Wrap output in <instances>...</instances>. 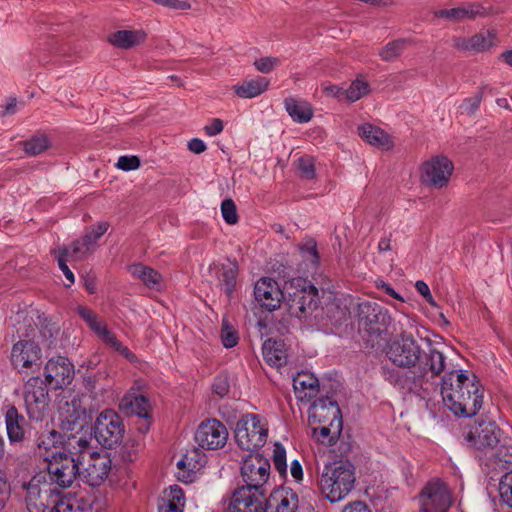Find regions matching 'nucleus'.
Returning <instances> with one entry per match:
<instances>
[{"instance_id":"39","label":"nucleus","mask_w":512,"mask_h":512,"mask_svg":"<svg viewBox=\"0 0 512 512\" xmlns=\"http://www.w3.org/2000/svg\"><path fill=\"white\" fill-rule=\"evenodd\" d=\"M50 146L49 140L45 135H35L23 143L25 153L30 156H37L47 150Z\"/></svg>"},{"instance_id":"35","label":"nucleus","mask_w":512,"mask_h":512,"mask_svg":"<svg viewBox=\"0 0 512 512\" xmlns=\"http://www.w3.org/2000/svg\"><path fill=\"white\" fill-rule=\"evenodd\" d=\"M185 496L178 485L170 486L169 492L158 505V512H183Z\"/></svg>"},{"instance_id":"49","label":"nucleus","mask_w":512,"mask_h":512,"mask_svg":"<svg viewBox=\"0 0 512 512\" xmlns=\"http://www.w3.org/2000/svg\"><path fill=\"white\" fill-rule=\"evenodd\" d=\"M300 252L302 256L306 260L310 261L314 266L319 264L320 257L317 250V243L313 239H310L302 244L300 246Z\"/></svg>"},{"instance_id":"27","label":"nucleus","mask_w":512,"mask_h":512,"mask_svg":"<svg viewBox=\"0 0 512 512\" xmlns=\"http://www.w3.org/2000/svg\"><path fill=\"white\" fill-rule=\"evenodd\" d=\"M119 408L127 415H135L144 419L150 417V403L143 395L128 393L124 395L119 403Z\"/></svg>"},{"instance_id":"58","label":"nucleus","mask_w":512,"mask_h":512,"mask_svg":"<svg viewBox=\"0 0 512 512\" xmlns=\"http://www.w3.org/2000/svg\"><path fill=\"white\" fill-rule=\"evenodd\" d=\"M103 342L108 344L110 347L114 348L116 352H130L127 347H123L121 342L117 339L116 335L111 332L109 329L105 330L101 337H99Z\"/></svg>"},{"instance_id":"60","label":"nucleus","mask_w":512,"mask_h":512,"mask_svg":"<svg viewBox=\"0 0 512 512\" xmlns=\"http://www.w3.org/2000/svg\"><path fill=\"white\" fill-rule=\"evenodd\" d=\"M263 360L271 367L281 369L288 363V354H262Z\"/></svg>"},{"instance_id":"62","label":"nucleus","mask_w":512,"mask_h":512,"mask_svg":"<svg viewBox=\"0 0 512 512\" xmlns=\"http://www.w3.org/2000/svg\"><path fill=\"white\" fill-rule=\"evenodd\" d=\"M285 343L282 339L268 338L262 344V352H284Z\"/></svg>"},{"instance_id":"45","label":"nucleus","mask_w":512,"mask_h":512,"mask_svg":"<svg viewBox=\"0 0 512 512\" xmlns=\"http://www.w3.org/2000/svg\"><path fill=\"white\" fill-rule=\"evenodd\" d=\"M273 464L280 475L287 473L286 450L281 443H275L273 449Z\"/></svg>"},{"instance_id":"28","label":"nucleus","mask_w":512,"mask_h":512,"mask_svg":"<svg viewBox=\"0 0 512 512\" xmlns=\"http://www.w3.org/2000/svg\"><path fill=\"white\" fill-rule=\"evenodd\" d=\"M293 387L300 400L311 399L319 392V381L314 374L302 371L293 377Z\"/></svg>"},{"instance_id":"23","label":"nucleus","mask_w":512,"mask_h":512,"mask_svg":"<svg viewBox=\"0 0 512 512\" xmlns=\"http://www.w3.org/2000/svg\"><path fill=\"white\" fill-rule=\"evenodd\" d=\"M73 373V365L69 359L58 354L46 363L44 381L55 390L61 389L70 383Z\"/></svg>"},{"instance_id":"5","label":"nucleus","mask_w":512,"mask_h":512,"mask_svg":"<svg viewBox=\"0 0 512 512\" xmlns=\"http://www.w3.org/2000/svg\"><path fill=\"white\" fill-rule=\"evenodd\" d=\"M356 468L350 461H338L324 466L319 478L320 494L330 503L344 500L355 488Z\"/></svg>"},{"instance_id":"4","label":"nucleus","mask_w":512,"mask_h":512,"mask_svg":"<svg viewBox=\"0 0 512 512\" xmlns=\"http://www.w3.org/2000/svg\"><path fill=\"white\" fill-rule=\"evenodd\" d=\"M358 318L366 347L384 352L388 344V328L392 323L388 309L378 303L364 301L358 304Z\"/></svg>"},{"instance_id":"17","label":"nucleus","mask_w":512,"mask_h":512,"mask_svg":"<svg viewBox=\"0 0 512 512\" xmlns=\"http://www.w3.org/2000/svg\"><path fill=\"white\" fill-rule=\"evenodd\" d=\"M421 511L448 512L452 505L448 487L440 481L429 482L420 494Z\"/></svg>"},{"instance_id":"52","label":"nucleus","mask_w":512,"mask_h":512,"mask_svg":"<svg viewBox=\"0 0 512 512\" xmlns=\"http://www.w3.org/2000/svg\"><path fill=\"white\" fill-rule=\"evenodd\" d=\"M328 317L331 321H334L335 324L341 325L350 317V310L347 306H340L338 304H333L328 308Z\"/></svg>"},{"instance_id":"46","label":"nucleus","mask_w":512,"mask_h":512,"mask_svg":"<svg viewBox=\"0 0 512 512\" xmlns=\"http://www.w3.org/2000/svg\"><path fill=\"white\" fill-rule=\"evenodd\" d=\"M299 175L303 179L311 180L315 178L314 159L310 156H302L297 161Z\"/></svg>"},{"instance_id":"61","label":"nucleus","mask_w":512,"mask_h":512,"mask_svg":"<svg viewBox=\"0 0 512 512\" xmlns=\"http://www.w3.org/2000/svg\"><path fill=\"white\" fill-rule=\"evenodd\" d=\"M24 361L25 364L23 373H34L40 370L42 361L38 354H25Z\"/></svg>"},{"instance_id":"48","label":"nucleus","mask_w":512,"mask_h":512,"mask_svg":"<svg viewBox=\"0 0 512 512\" xmlns=\"http://www.w3.org/2000/svg\"><path fill=\"white\" fill-rule=\"evenodd\" d=\"M221 341L223 346L227 349L235 347L239 341L238 332L225 322L221 329Z\"/></svg>"},{"instance_id":"38","label":"nucleus","mask_w":512,"mask_h":512,"mask_svg":"<svg viewBox=\"0 0 512 512\" xmlns=\"http://www.w3.org/2000/svg\"><path fill=\"white\" fill-rule=\"evenodd\" d=\"M49 512H82L80 503L77 498L71 494H66L56 498Z\"/></svg>"},{"instance_id":"30","label":"nucleus","mask_w":512,"mask_h":512,"mask_svg":"<svg viewBox=\"0 0 512 512\" xmlns=\"http://www.w3.org/2000/svg\"><path fill=\"white\" fill-rule=\"evenodd\" d=\"M25 418L15 406H8L5 412L7 435L11 443L21 442L25 437Z\"/></svg>"},{"instance_id":"2","label":"nucleus","mask_w":512,"mask_h":512,"mask_svg":"<svg viewBox=\"0 0 512 512\" xmlns=\"http://www.w3.org/2000/svg\"><path fill=\"white\" fill-rule=\"evenodd\" d=\"M90 440L86 434H70L65 439V449L78 454L80 477L90 486H98L108 477L112 461L108 453L92 451Z\"/></svg>"},{"instance_id":"55","label":"nucleus","mask_w":512,"mask_h":512,"mask_svg":"<svg viewBox=\"0 0 512 512\" xmlns=\"http://www.w3.org/2000/svg\"><path fill=\"white\" fill-rule=\"evenodd\" d=\"M482 98V92H478L474 96L464 99L461 104L462 113H466L468 115L474 114L478 110Z\"/></svg>"},{"instance_id":"63","label":"nucleus","mask_w":512,"mask_h":512,"mask_svg":"<svg viewBox=\"0 0 512 512\" xmlns=\"http://www.w3.org/2000/svg\"><path fill=\"white\" fill-rule=\"evenodd\" d=\"M342 512H372L369 506L360 500L348 503L344 506Z\"/></svg>"},{"instance_id":"56","label":"nucleus","mask_w":512,"mask_h":512,"mask_svg":"<svg viewBox=\"0 0 512 512\" xmlns=\"http://www.w3.org/2000/svg\"><path fill=\"white\" fill-rule=\"evenodd\" d=\"M280 60L276 57H262L254 62L256 69L262 73H270L276 66H278Z\"/></svg>"},{"instance_id":"8","label":"nucleus","mask_w":512,"mask_h":512,"mask_svg":"<svg viewBox=\"0 0 512 512\" xmlns=\"http://www.w3.org/2000/svg\"><path fill=\"white\" fill-rule=\"evenodd\" d=\"M82 396L64 391L59 401V419L61 429L82 435V429L88 424L90 415L83 406Z\"/></svg>"},{"instance_id":"41","label":"nucleus","mask_w":512,"mask_h":512,"mask_svg":"<svg viewBox=\"0 0 512 512\" xmlns=\"http://www.w3.org/2000/svg\"><path fill=\"white\" fill-rule=\"evenodd\" d=\"M62 443V435L56 430H50L43 432L37 439V445L39 450L44 449L46 453L44 455H51L49 451L52 448H56L57 444Z\"/></svg>"},{"instance_id":"37","label":"nucleus","mask_w":512,"mask_h":512,"mask_svg":"<svg viewBox=\"0 0 512 512\" xmlns=\"http://www.w3.org/2000/svg\"><path fill=\"white\" fill-rule=\"evenodd\" d=\"M496 39V32L488 30L486 32H479L469 37L471 51L484 52L494 45Z\"/></svg>"},{"instance_id":"40","label":"nucleus","mask_w":512,"mask_h":512,"mask_svg":"<svg viewBox=\"0 0 512 512\" xmlns=\"http://www.w3.org/2000/svg\"><path fill=\"white\" fill-rule=\"evenodd\" d=\"M89 236H82L81 238L73 241L69 247L70 252L68 257L73 260H83L88 254L93 252V249L88 246Z\"/></svg>"},{"instance_id":"25","label":"nucleus","mask_w":512,"mask_h":512,"mask_svg":"<svg viewBox=\"0 0 512 512\" xmlns=\"http://www.w3.org/2000/svg\"><path fill=\"white\" fill-rule=\"evenodd\" d=\"M298 507V496L290 488L276 489L267 496V510L275 509V512H295Z\"/></svg>"},{"instance_id":"20","label":"nucleus","mask_w":512,"mask_h":512,"mask_svg":"<svg viewBox=\"0 0 512 512\" xmlns=\"http://www.w3.org/2000/svg\"><path fill=\"white\" fill-rule=\"evenodd\" d=\"M208 273L217 281L219 289L231 300L237 287L238 262L230 258H227L225 263L213 262L208 267Z\"/></svg>"},{"instance_id":"53","label":"nucleus","mask_w":512,"mask_h":512,"mask_svg":"<svg viewBox=\"0 0 512 512\" xmlns=\"http://www.w3.org/2000/svg\"><path fill=\"white\" fill-rule=\"evenodd\" d=\"M139 443L135 440H127L119 450V455L124 462H133L138 452Z\"/></svg>"},{"instance_id":"6","label":"nucleus","mask_w":512,"mask_h":512,"mask_svg":"<svg viewBox=\"0 0 512 512\" xmlns=\"http://www.w3.org/2000/svg\"><path fill=\"white\" fill-rule=\"evenodd\" d=\"M62 452H51V455H44L47 462L46 476L47 482L57 489H66L72 486L77 477H80L78 454H71L65 449L63 442Z\"/></svg>"},{"instance_id":"29","label":"nucleus","mask_w":512,"mask_h":512,"mask_svg":"<svg viewBox=\"0 0 512 512\" xmlns=\"http://www.w3.org/2000/svg\"><path fill=\"white\" fill-rule=\"evenodd\" d=\"M358 134L364 141L377 148L388 150L393 146L390 135L380 127L370 123L360 125Z\"/></svg>"},{"instance_id":"50","label":"nucleus","mask_w":512,"mask_h":512,"mask_svg":"<svg viewBox=\"0 0 512 512\" xmlns=\"http://www.w3.org/2000/svg\"><path fill=\"white\" fill-rule=\"evenodd\" d=\"M221 212L227 224L234 225L238 222L236 205L232 199H225L222 201Z\"/></svg>"},{"instance_id":"59","label":"nucleus","mask_w":512,"mask_h":512,"mask_svg":"<svg viewBox=\"0 0 512 512\" xmlns=\"http://www.w3.org/2000/svg\"><path fill=\"white\" fill-rule=\"evenodd\" d=\"M10 484L3 471L0 470V511L4 509L8 499L10 498Z\"/></svg>"},{"instance_id":"26","label":"nucleus","mask_w":512,"mask_h":512,"mask_svg":"<svg viewBox=\"0 0 512 512\" xmlns=\"http://www.w3.org/2000/svg\"><path fill=\"white\" fill-rule=\"evenodd\" d=\"M477 458L487 473L498 469H506L507 465L512 464V445L497 446L488 456L477 455Z\"/></svg>"},{"instance_id":"24","label":"nucleus","mask_w":512,"mask_h":512,"mask_svg":"<svg viewBox=\"0 0 512 512\" xmlns=\"http://www.w3.org/2000/svg\"><path fill=\"white\" fill-rule=\"evenodd\" d=\"M487 15V10L479 3H471L464 7L451 9H439L434 12L437 18H443L452 22H459L465 19H475Z\"/></svg>"},{"instance_id":"51","label":"nucleus","mask_w":512,"mask_h":512,"mask_svg":"<svg viewBox=\"0 0 512 512\" xmlns=\"http://www.w3.org/2000/svg\"><path fill=\"white\" fill-rule=\"evenodd\" d=\"M108 228V222H99L97 225L90 227L84 235L89 236V243H87L88 246L94 250L97 245V241L107 232Z\"/></svg>"},{"instance_id":"15","label":"nucleus","mask_w":512,"mask_h":512,"mask_svg":"<svg viewBox=\"0 0 512 512\" xmlns=\"http://www.w3.org/2000/svg\"><path fill=\"white\" fill-rule=\"evenodd\" d=\"M125 427L122 418L113 410L102 411L94 423V437L105 448L111 449L119 444L124 436Z\"/></svg>"},{"instance_id":"34","label":"nucleus","mask_w":512,"mask_h":512,"mask_svg":"<svg viewBox=\"0 0 512 512\" xmlns=\"http://www.w3.org/2000/svg\"><path fill=\"white\" fill-rule=\"evenodd\" d=\"M284 104L287 113L295 122L306 123L313 117V109L306 101H298L289 97L284 100Z\"/></svg>"},{"instance_id":"32","label":"nucleus","mask_w":512,"mask_h":512,"mask_svg":"<svg viewBox=\"0 0 512 512\" xmlns=\"http://www.w3.org/2000/svg\"><path fill=\"white\" fill-rule=\"evenodd\" d=\"M129 272L134 278L141 280L146 287L159 290L162 276L157 270L142 263H135L129 266Z\"/></svg>"},{"instance_id":"7","label":"nucleus","mask_w":512,"mask_h":512,"mask_svg":"<svg viewBox=\"0 0 512 512\" xmlns=\"http://www.w3.org/2000/svg\"><path fill=\"white\" fill-rule=\"evenodd\" d=\"M234 434L237 445L253 453L265 445L268 427L258 414L247 413L236 422Z\"/></svg>"},{"instance_id":"33","label":"nucleus","mask_w":512,"mask_h":512,"mask_svg":"<svg viewBox=\"0 0 512 512\" xmlns=\"http://www.w3.org/2000/svg\"><path fill=\"white\" fill-rule=\"evenodd\" d=\"M146 34L143 31L118 30L108 37V41L115 47L129 49L144 41Z\"/></svg>"},{"instance_id":"18","label":"nucleus","mask_w":512,"mask_h":512,"mask_svg":"<svg viewBox=\"0 0 512 512\" xmlns=\"http://www.w3.org/2000/svg\"><path fill=\"white\" fill-rule=\"evenodd\" d=\"M454 165L446 156H434L421 167L423 183L436 187H445L453 173Z\"/></svg>"},{"instance_id":"3","label":"nucleus","mask_w":512,"mask_h":512,"mask_svg":"<svg viewBox=\"0 0 512 512\" xmlns=\"http://www.w3.org/2000/svg\"><path fill=\"white\" fill-rule=\"evenodd\" d=\"M275 271L285 280L284 305L289 315L298 319L306 318L317 309L319 292L316 286L303 277H291L293 269L280 264Z\"/></svg>"},{"instance_id":"31","label":"nucleus","mask_w":512,"mask_h":512,"mask_svg":"<svg viewBox=\"0 0 512 512\" xmlns=\"http://www.w3.org/2000/svg\"><path fill=\"white\" fill-rule=\"evenodd\" d=\"M269 80L265 77L258 76L256 78L245 80L242 83L233 86L234 93L243 99H250L259 96L269 87Z\"/></svg>"},{"instance_id":"16","label":"nucleus","mask_w":512,"mask_h":512,"mask_svg":"<svg viewBox=\"0 0 512 512\" xmlns=\"http://www.w3.org/2000/svg\"><path fill=\"white\" fill-rule=\"evenodd\" d=\"M267 494L268 491L240 486L232 494L229 512H267Z\"/></svg>"},{"instance_id":"43","label":"nucleus","mask_w":512,"mask_h":512,"mask_svg":"<svg viewBox=\"0 0 512 512\" xmlns=\"http://www.w3.org/2000/svg\"><path fill=\"white\" fill-rule=\"evenodd\" d=\"M498 491L501 501L512 508V471L501 477Z\"/></svg>"},{"instance_id":"22","label":"nucleus","mask_w":512,"mask_h":512,"mask_svg":"<svg viewBox=\"0 0 512 512\" xmlns=\"http://www.w3.org/2000/svg\"><path fill=\"white\" fill-rule=\"evenodd\" d=\"M254 296L262 308L274 311L280 307L282 302L284 303L285 293L275 280L262 277L255 283Z\"/></svg>"},{"instance_id":"47","label":"nucleus","mask_w":512,"mask_h":512,"mask_svg":"<svg viewBox=\"0 0 512 512\" xmlns=\"http://www.w3.org/2000/svg\"><path fill=\"white\" fill-rule=\"evenodd\" d=\"M69 252L70 250L67 248V246H64L62 248H59V255L57 256L58 267L63 272L66 279L69 281V284L67 286H70L75 281L74 274L67 265V261L70 259L68 257Z\"/></svg>"},{"instance_id":"42","label":"nucleus","mask_w":512,"mask_h":512,"mask_svg":"<svg viewBox=\"0 0 512 512\" xmlns=\"http://www.w3.org/2000/svg\"><path fill=\"white\" fill-rule=\"evenodd\" d=\"M404 47H405V40H402V39L394 40L392 42H389L385 47H383L381 49V51L379 52V56L381 57V59L383 61H387V62L393 61L398 56H400V54L404 50Z\"/></svg>"},{"instance_id":"9","label":"nucleus","mask_w":512,"mask_h":512,"mask_svg":"<svg viewBox=\"0 0 512 512\" xmlns=\"http://www.w3.org/2000/svg\"><path fill=\"white\" fill-rule=\"evenodd\" d=\"M389 360L397 367L409 369L415 378L421 379L431 372L440 375L445 368L443 354H388Z\"/></svg>"},{"instance_id":"11","label":"nucleus","mask_w":512,"mask_h":512,"mask_svg":"<svg viewBox=\"0 0 512 512\" xmlns=\"http://www.w3.org/2000/svg\"><path fill=\"white\" fill-rule=\"evenodd\" d=\"M26 413L30 420L43 421L50 411V396L45 381L31 377L23 386Z\"/></svg>"},{"instance_id":"10","label":"nucleus","mask_w":512,"mask_h":512,"mask_svg":"<svg viewBox=\"0 0 512 512\" xmlns=\"http://www.w3.org/2000/svg\"><path fill=\"white\" fill-rule=\"evenodd\" d=\"M28 330L21 333L24 339L13 345L12 352H40L41 350H52L56 348L60 328L56 323L44 320L40 323L39 334L35 337L36 328L31 323Z\"/></svg>"},{"instance_id":"21","label":"nucleus","mask_w":512,"mask_h":512,"mask_svg":"<svg viewBox=\"0 0 512 512\" xmlns=\"http://www.w3.org/2000/svg\"><path fill=\"white\" fill-rule=\"evenodd\" d=\"M309 418L313 423L329 424L334 426L338 433L342 428V415L338 403L330 397H320L316 399L309 409Z\"/></svg>"},{"instance_id":"57","label":"nucleus","mask_w":512,"mask_h":512,"mask_svg":"<svg viewBox=\"0 0 512 512\" xmlns=\"http://www.w3.org/2000/svg\"><path fill=\"white\" fill-rule=\"evenodd\" d=\"M140 159L137 156H120L116 163V167L123 171H131L139 168Z\"/></svg>"},{"instance_id":"19","label":"nucleus","mask_w":512,"mask_h":512,"mask_svg":"<svg viewBox=\"0 0 512 512\" xmlns=\"http://www.w3.org/2000/svg\"><path fill=\"white\" fill-rule=\"evenodd\" d=\"M228 431L223 423L217 419L203 421L195 432V441L207 450H216L225 446Z\"/></svg>"},{"instance_id":"13","label":"nucleus","mask_w":512,"mask_h":512,"mask_svg":"<svg viewBox=\"0 0 512 512\" xmlns=\"http://www.w3.org/2000/svg\"><path fill=\"white\" fill-rule=\"evenodd\" d=\"M60 490L47 482L46 476H34L26 486V507L28 512H49Z\"/></svg>"},{"instance_id":"44","label":"nucleus","mask_w":512,"mask_h":512,"mask_svg":"<svg viewBox=\"0 0 512 512\" xmlns=\"http://www.w3.org/2000/svg\"><path fill=\"white\" fill-rule=\"evenodd\" d=\"M368 93L369 84L357 79L346 89V99L350 102H355Z\"/></svg>"},{"instance_id":"1","label":"nucleus","mask_w":512,"mask_h":512,"mask_svg":"<svg viewBox=\"0 0 512 512\" xmlns=\"http://www.w3.org/2000/svg\"><path fill=\"white\" fill-rule=\"evenodd\" d=\"M484 390L478 377L467 371L452 370L444 375L441 395L446 407L456 416L473 417L482 408Z\"/></svg>"},{"instance_id":"12","label":"nucleus","mask_w":512,"mask_h":512,"mask_svg":"<svg viewBox=\"0 0 512 512\" xmlns=\"http://www.w3.org/2000/svg\"><path fill=\"white\" fill-rule=\"evenodd\" d=\"M270 472V461L266 457L259 452L249 453L241 462L242 487L251 488L254 491H268Z\"/></svg>"},{"instance_id":"36","label":"nucleus","mask_w":512,"mask_h":512,"mask_svg":"<svg viewBox=\"0 0 512 512\" xmlns=\"http://www.w3.org/2000/svg\"><path fill=\"white\" fill-rule=\"evenodd\" d=\"M384 352H423L421 345L411 333L401 332L393 340L388 339V344Z\"/></svg>"},{"instance_id":"14","label":"nucleus","mask_w":512,"mask_h":512,"mask_svg":"<svg viewBox=\"0 0 512 512\" xmlns=\"http://www.w3.org/2000/svg\"><path fill=\"white\" fill-rule=\"evenodd\" d=\"M501 430L494 421L482 420L470 427L465 435L467 443L482 457L488 456L500 443Z\"/></svg>"},{"instance_id":"64","label":"nucleus","mask_w":512,"mask_h":512,"mask_svg":"<svg viewBox=\"0 0 512 512\" xmlns=\"http://www.w3.org/2000/svg\"><path fill=\"white\" fill-rule=\"evenodd\" d=\"M223 128L222 120L215 118L212 120L211 124L204 127V131L208 136H216L223 131Z\"/></svg>"},{"instance_id":"54","label":"nucleus","mask_w":512,"mask_h":512,"mask_svg":"<svg viewBox=\"0 0 512 512\" xmlns=\"http://www.w3.org/2000/svg\"><path fill=\"white\" fill-rule=\"evenodd\" d=\"M230 390V383L227 375H218L212 384L213 394L223 398Z\"/></svg>"}]
</instances>
